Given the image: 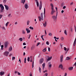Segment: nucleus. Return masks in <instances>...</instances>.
<instances>
[{
	"label": "nucleus",
	"instance_id": "4",
	"mask_svg": "<svg viewBox=\"0 0 76 76\" xmlns=\"http://www.w3.org/2000/svg\"><path fill=\"white\" fill-rule=\"evenodd\" d=\"M42 9V1H40L39 6V10H41Z\"/></svg>",
	"mask_w": 76,
	"mask_h": 76
},
{
	"label": "nucleus",
	"instance_id": "21",
	"mask_svg": "<svg viewBox=\"0 0 76 76\" xmlns=\"http://www.w3.org/2000/svg\"><path fill=\"white\" fill-rule=\"evenodd\" d=\"M48 35H49V36H50V37H51V36H52V35H53V34H52V32L49 33L48 34Z\"/></svg>",
	"mask_w": 76,
	"mask_h": 76
},
{
	"label": "nucleus",
	"instance_id": "20",
	"mask_svg": "<svg viewBox=\"0 0 76 76\" xmlns=\"http://www.w3.org/2000/svg\"><path fill=\"white\" fill-rule=\"evenodd\" d=\"M76 38H75L74 42L73 43L74 46H75V45H76Z\"/></svg>",
	"mask_w": 76,
	"mask_h": 76
},
{
	"label": "nucleus",
	"instance_id": "48",
	"mask_svg": "<svg viewBox=\"0 0 76 76\" xmlns=\"http://www.w3.org/2000/svg\"><path fill=\"white\" fill-rule=\"evenodd\" d=\"M29 29H28V28H26V32L27 31H29Z\"/></svg>",
	"mask_w": 76,
	"mask_h": 76
},
{
	"label": "nucleus",
	"instance_id": "16",
	"mask_svg": "<svg viewBox=\"0 0 76 76\" xmlns=\"http://www.w3.org/2000/svg\"><path fill=\"white\" fill-rule=\"evenodd\" d=\"M45 63H44L43 64H42L43 70H44V68H45Z\"/></svg>",
	"mask_w": 76,
	"mask_h": 76
},
{
	"label": "nucleus",
	"instance_id": "63",
	"mask_svg": "<svg viewBox=\"0 0 76 76\" xmlns=\"http://www.w3.org/2000/svg\"><path fill=\"white\" fill-rule=\"evenodd\" d=\"M29 37H28V39H29L30 38V37H31V35L29 34Z\"/></svg>",
	"mask_w": 76,
	"mask_h": 76
},
{
	"label": "nucleus",
	"instance_id": "45",
	"mask_svg": "<svg viewBox=\"0 0 76 76\" xmlns=\"http://www.w3.org/2000/svg\"><path fill=\"white\" fill-rule=\"evenodd\" d=\"M15 57H13L12 58V60H15Z\"/></svg>",
	"mask_w": 76,
	"mask_h": 76
},
{
	"label": "nucleus",
	"instance_id": "7",
	"mask_svg": "<svg viewBox=\"0 0 76 76\" xmlns=\"http://www.w3.org/2000/svg\"><path fill=\"white\" fill-rule=\"evenodd\" d=\"M21 32L22 34H23V35H25V34H26V31H25V30L23 29Z\"/></svg>",
	"mask_w": 76,
	"mask_h": 76
},
{
	"label": "nucleus",
	"instance_id": "59",
	"mask_svg": "<svg viewBox=\"0 0 76 76\" xmlns=\"http://www.w3.org/2000/svg\"><path fill=\"white\" fill-rule=\"evenodd\" d=\"M48 51H50V48H48Z\"/></svg>",
	"mask_w": 76,
	"mask_h": 76
},
{
	"label": "nucleus",
	"instance_id": "60",
	"mask_svg": "<svg viewBox=\"0 0 76 76\" xmlns=\"http://www.w3.org/2000/svg\"><path fill=\"white\" fill-rule=\"evenodd\" d=\"M18 75H21L20 73L19 72H18Z\"/></svg>",
	"mask_w": 76,
	"mask_h": 76
},
{
	"label": "nucleus",
	"instance_id": "26",
	"mask_svg": "<svg viewBox=\"0 0 76 76\" xmlns=\"http://www.w3.org/2000/svg\"><path fill=\"white\" fill-rule=\"evenodd\" d=\"M64 34L66 35H67V31L66 30L64 31Z\"/></svg>",
	"mask_w": 76,
	"mask_h": 76
},
{
	"label": "nucleus",
	"instance_id": "10",
	"mask_svg": "<svg viewBox=\"0 0 76 76\" xmlns=\"http://www.w3.org/2000/svg\"><path fill=\"white\" fill-rule=\"evenodd\" d=\"M52 59V56H51L50 57L48 58L47 59L46 62L47 63L48 61H50V60H51V59Z\"/></svg>",
	"mask_w": 76,
	"mask_h": 76
},
{
	"label": "nucleus",
	"instance_id": "42",
	"mask_svg": "<svg viewBox=\"0 0 76 76\" xmlns=\"http://www.w3.org/2000/svg\"><path fill=\"white\" fill-rule=\"evenodd\" d=\"M29 28L30 29H31L32 30V29H34V28H33V27H32L31 26Z\"/></svg>",
	"mask_w": 76,
	"mask_h": 76
},
{
	"label": "nucleus",
	"instance_id": "41",
	"mask_svg": "<svg viewBox=\"0 0 76 76\" xmlns=\"http://www.w3.org/2000/svg\"><path fill=\"white\" fill-rule=\"evenodd\" d=\"M44 36L43 35H42L41 36V38H42V40H43V41H44V39H43V37Z\"/></svg>",
	"mask_w": 76,
	"mask_h": 76
},
{
	"label": "nucleus",
	"instance_id": "3",
	"mask_svg": "<svg viewBox=\"0 0 76 76\" xmlns=\"http://www.w3.org/2000/svg\"><path fill=\"white\" fill-rule=\"evenodd\" d=\"M56 12V11L54 10V9H52V11L51 13V15H54V13H55Z\"/></svg>",
	"mask_w": 76,
	"mask_h": 76
},
{
	"label": "nucleus",
	"instance_id": "8",
	"mask_svg": "<svg viewBox=\"0 0 76 76\" xmlns=\"http://www.w3.org/2000/svg\"><path fill=\"white\" fill-rule=\"evenodd\" d=\"M43 61H44V59H43V58L41 59L39 61V64H41L42 63Z\"/></svg>",
	"mask_w": 76,
	"mask_h": 76
},
{
	"label": "nucleus",
	"instance_id": "54",
	"mask_svg": "<svg viewBox=\"0 0 76 76\" xmlns=\"http://www.w3.org/2000/svg\"><path fill=\"white\" fill-rule=\"evenodd\" d=\"M45 35H47V32L46 31V30H45Z\"/></svg>",
	"mask_w": 76,
	"mask_h": 76
},
{
	"label": "nucleus",
	"instance_id": "24",
	"mask_svg": "<svg viewBox=\"0 0 76 76\" xmlns=\"http://www.w3.org/2000/svg\"><path fill=\"white\" fill-rule=\"evenodd\" d=\"M36 3L37 4V7H39V2H38V1L36 2Z\"/></svg>",
	"mask_w": 76,
	"mask_h": 76
},
{
	"label": "nucleus",
	"instance_id": "31",
	"mask_svg": "<svg viewBox=\"0 0 76 76\" xmlns=\"http://www.w3.org/2000/svg\"><path fill=\"white\" fill-rule=\"evenodd\" d=\"M42 51H43V52H45V51H47V48H45V49H44Z\"/></svg>",
	"mask_w": 76,
	"mask_h": 76
},
{
	"label": "nucleus",
	"instance_id": "39",
	"mask_svg": "<svg viewBox=\"0 0 76 76\" xmlns=\"http://www.w3.org/2000/svg\"><path fill=\"white\" fill-rule=\"evenodd\" d=\"M26 58H24V63H26Z\"/></svg>",
	"mask_w": 76,
	"mask_h": 76
},
{
	"label": "nucleus",
	"instance_id": "13",
	"mask_svg": "<svg viewBox=\"0 0 76 76\" xmlns=\"http://www.w3.org/2000/svg\"><path fill=\"white\" fill-rule=\"evenodd\" d=\"M4 6L5 7L6 10H9V7L6 5H4Z\"/></svg>",
	"mask_w": 76,
	"mask_h": 76
},
{
	"label": "nucleus",
	"instance_id": "33",
	"mask_svg": "<svg viewBox=\"0 0 76 76\" xmlns=\"http://www.w3.org/2000/svg\"><path fill=\"white\" fill-rule=\"evenodd\" d=\"M18 40H19V41H20L22 42V41H23V39H22V38H20L18 39Z\"/></svg>",
	"mask_w": 76,
	"mask_h": 76
},
{
	"label": "nucleus",
	"instance_id": "34",
	"mask_svg": "<svg viewBox=\"0 0 76 76\" xmlns=\"http://www.w3.org/2000/svg\"><path fill=\"white\" fill-rule=\"evenodd\" d=\"M39 67V72L40 73H41V68L40 67Z\"/></svg>",
	"mask_w": 76,
	"mask_h": 76
},
{
	"label": "nucleus",
	"instance_id": "62",
	"mask_svg": "<svg viewBox=\"0 0 76 76\" xmlns=\"http://www.w3.org/2000/svg\"><path fill=\"white\" fill-rule=\"evenodd\" d=\"M63 9H66V7L65 6H64Z\"/></svg>",
	"mask_w": 76,
	"mask_h": 76
},
{
	"label": "nucleus",
	"instance_id": "17",
	"mask_svg": "<svg viewBox=\"0 0 76 76\" xmlns=\"http://www.w3.org/2000/svg\"><path fill=\"white\" fill-rule=\"evenodd\" d=\"M25 8H26V9H27L28 8V4H26L25 5Z\"/></svg>",
	"mask_w": 76,
	"mask_h": 76
},
{
	"label": "nucleus",
	"instance_id": "12",
	"mask_svg": "<svg viewBox=\"0 0 76 76\" xmlns=\"http://www.w3.org/2000/svg\"><path fill=\"white\" fill-rule=\"evenodd\" d=\"M12 51V46H11L9 48L8 51L10 52Z\"/></svg>",
	"mask_w": 76,
	"mask_h": 76
},
{
	"label": "nucleus",
	"instance_id": "25",
	"mask_svg": "<svg viewBox=\"0 0 76 76\" xmlns=\"http://www.w3.org/2000/svg\"><path fill=\"white\" fill-rule=\"evenodd\" d=\"M50 6H51V9H54V7H53V4H51Z\"/></svg>",
	"mask_w": 76,
	"mask_h": 76
},
{
	"label": "nucleus",
	"instance_id": "44",
	"mask_svg": "<svg viewBox=\"0 0 76 76\" xmlns=\"http://www.w3.org/2000/svg\"><path fill=\"white\" fill-rule=\"evenodd\" d=\"M46 44L47 45H49V42L48 41L46 42Z\"/></svg>",
	"mask_w": 76,
	"mask_h": 76
},
{
	"label": "nucleus",
	"instance_id": "28",
	"mask_svg": "<svg viewBox=\"0 0 76 76\" xmlns=\"http://www.w3.org/2000/svg\"><path fill=\"white\" fill-rule=\"evenodd\" d=\"M45 8H44V17H45Z\"/></svg>",
	"mask_w": 76,
	"mask_h": 76
},
{
	"label": "nucleus",
	"instance_id": "29",
	"mask_svg": "<svg viewBox=\"0 0 76 76\" xmlns=\"http://www.w3.org/2000/svg\"><path fill=\"white\" fill-rule=\"evenodd\" d=\"M30 61H31V62L32 61V56H31L30 57Z\"/></svg>",
	"mask_w": 76,
	"mask_h": 76
},
{
	"label": "nucleus",
	"instance_id": "43",
	"mask_svg": "<svg viewBox=\"0 0 76 76\" xmlns=\"http://www.w3.org/2000/svg\"><path fill=\"white\" fill-rule=\"evenodd\" d=\"M31 32V31L30 30H28V31H27V33H30V32Z\"/></svg>",
	"mask_w": 76,
	"mask_h": 76
},
{
	"label": "nucleus",
	"instance_id": "6",
	"mask_svg": "<svg viewBox=\"0 0 76 76\" xmlns=\"http://www.w3.org/2000/svg\"><path fill=\"white\" fill-rule=\"evenodd\" d=\"M63 60V55H62L60 57V62L61 63Z\"/></svg>",
	"mask_w": 76,
	"mask_h": 76
},
{
	"label": "nucleus",
	"instance_id": "36",
	"mask_svg": "<svg viewBox=\"0 0 76 76\" xmlns=\"http://www.w3.org/2000/svg\"><path fill=\"white\" fill-rule=\"evenodd\" d=\"M9 23V22H7L6 24V26L7 27V26Z\"/></svg>",
	"mask_w": 76,
	"mask_h": 76
},
{
	"label": "nucleus",
	"instance_id": "19",
	"mask_svg": "<svg viewBox=\"0 0 76 76\" xmlns=\"http://www.w3.org/2000/svg\"><path fill=\"white\" fill-rule=\"evenodd\" d=\"M73 67H69L68 68V69L69 70H73Z\"/></svg>",
	"mask_w": 76,
	"mask_h": 76
},
{
	"label": "nucleus",
	"instance_id": "47",
	"mask_svg": "<svg viewBox=\"0 0 76 76\" xmlns=\"http://www.w3.org/2000/svg\"><path fill=\"white\" fill-rule=\"evenodd\" d=\"M29 59L30 60V58H29V57H28L27 58L28 61H29Z\"/></svg>",
	"mask_w": 76,
	"mask_h": 76
},
{
	"label": "nucleus",
	"instance_id": "51",
	"mask_svg": "<svg viewBox=\"0 0 76 76\" xmlns=\"http://www.w3.org/2000/svg\"><path fill=\"white\" fill-rule=\"evenodd\" d=\"M64 50H65V51H66V50H67V48H66L65 47H64Z\"/></svg>",
	"mask_w": 76,
	"mask_h": 76
},
{
	"label": "nucleus",
	"instance_id": "56",
	"mask_svg": "<svg viewBox=\"0 0 76 76\" xmlns=\"http://www.w3.org/2000/svg\"><path fill=\"white\" fill-rule=\"evenodd\" d=\"M23 45H26V43L25 42H24L23 43Z\"/></svg>",
	"mask_w": 76,
	"mask_h": 76
},
{
	"label": "nucleus",
	"instance_id": "22",
	"mask_svg": "<svg viewBox=\"0 0 76 76\" xmlns=\"http://www.w3.org/2000/svg\"><path fill=\"white\" fill-rule=\"evenodd\" d=\"M35 48V46L33 45L32 47H31V50H34Z\"/></svg>",
	"mask_w": 76,
	"mask_h": 76
},
{
	"label": "nucleus",
	"instance_id": "9",
	"mask_svg": "<svg viewBox=\"0 0 76 76\" xmlns=\"http://www.w3.org/2000/svg\"><path fill=\"white\" fill-rule=\"evenodd\" d=\"M0 7H1V10H4V7L2 4H0Z\"/></svg>",
	"mask_w": 76,
	"mask_h": 76
},
{
	"label": "nucleus",
	"instance_id": "57",
	"mask_svg": "<svg viewBox=\"0 0 76 76\" xmlns=\"http://www.w3.org/2000/svg\"><path fill=\"white\" fill-rule=\"evenodd\" d=\"M63 39H64V38H63V37H61V40H62V41H63Z\"/></svg>",
	"mask_w": 76,
	"mask_h": 76
},
{
	"label": "nucleus",
	"instance_id": "11",
	"mask_svg": "<svg viewBox=\"0 0 76 76\" xmlns=\"http://www.w3.org/2000/svg\"><path fill=\"white\" fill-rule=\"evenodd\" d=\"M8 45V43H7V42H6L4 44V47L5 48H7V46Z\"/></svg>",
	"mask_w": 76,
	"mask_h": 76
},
{
	"label": "nucleus",
	"instance_id": "1",
	"mask_svg": "<svg viewBox=\"0 0 76 76\" xmlns=\"http://www.w3.org/2000/svg\"><path fill=\"white\" fill-rule=\"evenodd\" d=\"M39 19V21H41V20H43L44 18L43 17V13L42 12L40 14V17L39 16L38 17Z\"/></svg>",
	"mask_w": 76,
	"mask_h": 76
},
{
	"label": "nucleus",
	"instance_id": "2",
	"mask_svg": "<svg viewBox=\"0 0 76 76\" xmlns=\"http://www.w3.org/2000/svg\"><path fill=\"white\" fill-rule=\"evenodd\" d=\"M9 52L6 51L4 53V56H8V55H9Z\"/></svg>",
	"mask_w": 76,
	"mask_h": 76
},
{
	"label": "nucleus",
	"instance_id": "15",
	"mask_svg": "<svg viewBox=\"0 0 76 76\" xmlns=\"http://www.w3.org/2000/svg\"><path fill=\"white\" fill-rule=\"evenodd\" d=\"M4 74V72L2 71L0 72V75L1 76H3Z\"/></svg>",
	"mask_w": 76,
	"mask_h": 76
},
{
	"label": "nucleus",
	"instance_id": "23",
	"mask_svg": "<svg viewBox=\"0 0 76 76\" xmlns=\"http://www.w3.org/2000/svg\"><path fill=\"white\" fill-rule=\"evenodd\" d=\"M46 26H47V23H46V22H45V23L43 24V26L44 27H46Z\"/></svg>",
	"mask_w": 76,
	"mask_h": 76
},
{
	"label": "nucleus",
	"instance_id": "61",
	"mask_svg": "<svg viewBox=\"0 0 76 76\" xmlns=\"http://www.w3.org/2000/svg\"><path fill=\"white\" fill-rule=\"evenodd\" d=\"M18 73V71H15V74H16V73Z\"/></svg>",
	"mask_w": 76,
	"mask_h": 76
},
{
	"label": "nucleus",
	"instance_id": "38",
	"mask_svg": "<svg viewBox=\"0 0 76 76\" xmlns=\"http://www.w3.org/2000/svg\"><path fill=\"white\" fill-rule=\"evenodd\" d=\"M54 39H55V40L56 41V42H57V40L56 39V37H54Z\"/></svg>",
	"mask_w": 76,
	"mask_h": 76
},
{
	"label": "nucleus",
	"instance_id": "40",
	"mask_svg": "<svg viewBox=\"0 0 76 76\" xmlns=\"http://www.w3.org/2000/svg\"><path fill=\"white\" fill-rule=\"evenodd\" d=\"M39 44H40V43L39 42L37 43V47H38Z\"/></svg>",
	"mask_w": 76,
	"mask_h": 76
},
{
	"label": "nucleus",
	"instance_id": "52",
	"mask_svg": "<svg viewBox=\"0 0 76 76\" xmlns=\"http://www.w3.org/2000/svg\"><path fill=\"white\" fill-rule=\"evenodd\" d=\"M10 16H11V14H10L8 15V17H9Z\"/></svg>",
	"mask_w": 76,
	"mask_h": 76
},
{
	"label": "nucleus",
	"instance_id": "18",
	"mask_svg": "<svg viewBox=\"0 0 76 76\" xmlns=\"http://www.w3.org/2000/svg\"><path fill=\"white\" fill-rule=\"evenodd\" d=\"M59 67L61 68V69H63V65L62 64H60L59 66Z\"/></svg>",
	"mask_w": 76,
	"mask_h": 76
},
{
	"label": "nucleus",
	"instance_id": "35",
	"mask_svg": "<svg viewBox=\"0 0 76 76\" xmlns=\"http://www.w3.org/2000/svg\"><path fill=\"white\" fill-rule=\"evenodd\" d=\"M34 60L33 61L32 64V67L34 68Z\"/></svg>",
	"mask_w": 76,
	"mask_h": 76
},
{
	"label": "nucleus",
	"instance_id": "32",
	"mask_svg": "<svg viewBox=\"0 0 76 76\" xmlns=\"http://www.w3.org/2000/svg\"><path fill=\"white\" fill-rule=\"evenodd\" d=\"M1 28H2V29L3 30H6V28H5L4 26H3L1 27Z\"/></svg>",
	"mask_w": 76,
	"mask_h": 76
},
{
	"label": "nucleus",
	"instance_id": "49",
	"mask_svg": "<svg viewBox=\"0 0 76 76\" xmlns=\"http://www.w3.org/2000/svg\"><path fill=\"white\" fill-rule=\"evenodd\" d=\"M2 17H3V15H0V19L1 18H2Z\"/></svg>",
	"mask_w": 76,
	"mask_h": 76
},
{
	"label": "nucleus",
	"instance_id": "58",
	"mask_svg": "<svg viewBox=\"0 0 76 76\" xmlns=\"http://www.w3.org/2000/svg\"><path fill=\"white\" fill-rule=\"evenodd\" d=\"M74 28H75V32H76V26H74Z\"/></svg>",
	"mask_w": 76,
	"mask_h": 76
},
{
	"label": "nucleus",
	"instance_id": "64",
	"mask_svg": "<svg viewBox=\"0 0 76 76\" xmlns=\"http://www.w3.org/2000/svg\"><path fill=\"white\" fill-rule=\"evenodd\" d=\"M3 12V10H1V12Z\"/></svg>",
	"mask_w": 76,
	"mask_h": 76
},
{
	"label": "nucleus",
	"instance_id": "5",
	"mask_svg": "<svg viewBox=\"0 0 76 76\" xmlns=\"http://www.w3.org/2000/svg\"><path fill=\"white\" fill-rule=\"evenodd\" d=\"M52 18L54 20H57V16H56L55 15L52 16Z\"/></svg>",
	"mask_w": 76,
	"mask_h": 76
},
{
	"label": "nucleus",
	"instance_id": "37",
	"mask_svg": "<svg viewBox=\"0 0 76 76\" xmlns=\"http://www.w3.org/2000/svg\"><path fill=\"white\" fill-rule=\"evenodd\" d=\"M48 76V73H45L44 75L43 76Z\"/></svg>",
	"mask_w": 76,
	"mask_h": 76
},
{
	"label": "nucleus",
	"instance_id": "50",
	"mask_svg": "<svg viewBox=\"0 0 76 76\" xmlns=\"http://www.w3.org/2000/svg\"><path fill=\"white\" fill-rule=\"evenodd\" d=\"M30 23V21H28L27 22V25H29V23Z\"/></svg>",
	"mask_w": 76,
	"mask_h": 76
},
{
	"label": "nucleus",
	"instance_id": "27",
	"mask_svg": "<svg viewBox=\"0 0 76 76\" xmlns=\"http://www.w3.org/2000/svg\"><path fill=\"white\" fill-rule=\"evenodd\" d=\"M70 59V58L69 57H67L66 58V60H69Z\"/></svg>",
	"mask_w": 76,
	"mask_h": 76
},
{
	"label": "nucleus",
	"instance_id": "30",
	"mask_svg": "<svg viewBox=\"0 0 76 76\" xmlns=\"http://www.w3.org/2000/svg\"><path fill=\"white\" fill-rule=\"evenodd\" d=\"M25 0H22L21 2L23 4H24L25 3Z\"/></svg>",
	"mask_w": 76,
	"mask_h": 76
},
{
	"label": "nucleus",
	"instance_id": "46",
	"mask_svg": "<svg viewBox=\"0 0 76 76\" xmlns=\"http://www.w3.org/2000/svg\"><path fill=\"white\" fill-rule=\"evenodd\" d=\"M6 1H7V0H4L3 1H4V3H6Z\"/></svg>",
	"mask_w": 76,
	"mask_h": 76
},
{
	"label": "nucleus",
	"instance_id": "14",
	"mask_svg": "<svg viewBox=\"0 0 76 76\" xmlns=\"http://www.w3.org/2000/svg\"><path fill=\"white\" fill-rule=\"evenodd\" d=\"M48 66H49L50 68H51V66H52V65H51V64L50 62H49L48 63Z\"/></svg>",
	"mask_w": 76,
	"mask_h": 76
},
{
	"label": "nucleus",
	"instance_id": "55",
	"mask_svg": "<svg viewBox=\"0 0 76 76\" xmlns=\"http://www.w3.org/2000/svg\"><path fill=\"white\" fill-rule=\"evenodd\" d=\"M48 72V71L47 70H45V71H43V73H45V72Z\"/></svg>",
	"mask_w": 76,
	"mask_h": 76
},
{
	"label": "nucleus",
	"instance_id": "53",
	"mask_svg": "<svg viewBox=\"0 0 76 76\" xmlns=\"http://www.w3.org/2000/svg\"><path fill=\"white\" fill-rule=\"evenodd\" d=\"M69 50H70V49H69V48H66L67 51H69Z\"/></svg>",
	"mask_w": 76,
	"mask_h": 76
}]
</instances>
